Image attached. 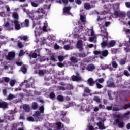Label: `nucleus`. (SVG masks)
Here are the masks:
<instances>
[{"instance_id": "14", "label": "nucleus", "mask_w": 130, "mask_h": 130, "mask_svg": "<svg viewBox=\"0 0 130 130\" xmlns=\"http://www.w3.org/2000/svg\"><path fill=\"white\" fill-rule=\"evenodd\" d=\"M114 15L116 17H120V18H124L125 17V13L123 12L115 11Z\"/></svg>"}, {"instance_id": "10", "label": "nucleus", "mask_w": 130, "mask_h": 130, "mask_svg": "<svg viewBox=\"0 0 130 130\" xmlns=\"http://www.w3.org/2000/svg\"><path fill=\"white\" fill-rule=\"evenodd\" d=\"M54 127L55 130H64V128H63V125H62L61 122L55 123L54 124Z\"/></svg>"}, {"instance_id": "24", "label": "nucleus", "mask_w": 130, "mask_h": 130, "mask_svg": "<svg viewBox=\"0 0 130 130\" xmlns=\"http://www.w3.org/2000/svg\"><path fill=\"white\" fill-rule=\"evenodd\" d=\"M71 9H72V7H65L64 9H63V14L64 15L70 14L69 12H70Z\"/></svg>"}, {"instance_id": "42", "label": "nucleus", "mask_w": 130, "mask_h": 130, "mask_svg": "<svg viewBox=\"0 0 130 130\" xmlns=\"http://www.w3.org/2000/svg\"><path fill=\"white\" fill-rule=\"evenodd\" d=\"M58 60L60 62H62L63 61V59H64V56L62 55H60L58 56Z\"/></svg>"}, {"instance_id": "32", "label": "nucleus", "mask_w": 130, "mask_h": 130, "mask_svg": "<svg viewBox=\"0 0 130 130\" xmlns=\"http://www.w3.org/2000/svg\"><path fill=\"white\" fill-rule=\"evenodd\" d=\"M31 5L35 8H37L38 6L39 5V3H38V1H33L31 2Z\"/></svg>"}, {"instance_id": "54", "label": "nucleus", "mask_w": 130, "mask_h": 130, "mask_svg": "<svg viewBox=\"0 0 130 130\" xmlns=\"http://www.w3.org/2000/svg\"><path fill=\"white\" fill-rule=\"evenodd\" d=\"M79 57H85V56H86V54L84 53H80L79 54Z\"/></svg>"}, {"instance_id": "64", "label": "nucleus", "mask_w": 130, "mask_h": 130, "mask_svg": "<svg viewBox=\"0 0 130 130\" xmlns=\"http://www.w3.org/2000/svg\"><path fill=\"white\" fill-rule=\"evenodd\" d=\"M125 5H126V7H127V8H130V3L129 2H126Z\"/></svg>"}, {"instance_id": "52", "label": "nucleus", "mask_w": 130, "mask_h": 130, "mask_svg": "<svg viewBox=\"0 0 130 130\" xmlns=\"http://www.w3.org/2000/svg\"><path fill=\"white\" fill-rule=\"evenodd\" d=\"M40 111H41V113H43L44 111V107L43 106H41V107H40Z\"/></svg>"}, {"instance_id": "23", "label": "nucleus", "mask_w": 130, "mask_h": 130, "mask_svg": "<svg viewBox=\"0 0 130 130\" xmlns=\"http://www.w3.org/2000/svg\"><path fill=\"white\" fill-rule=\"evenodd\" d=\"M80 21H81V23L83 24V25H85V24H86V16L81 14Z\"/></svg>"}, {"instance_id": "47", "label": "nucleus", "mask_w": 130, "mask_h": 130, "mask_svg": "<svg viewBox=\"0 0 130 130\" xmlns=\"http://www.w3.org/2000/svg\"><path fill=\"white\" fill-rule=\"evenodd\" d=\"M22 72L23 74H26V72H27V68H26L25 66L22 67Z\"/></svg>"}, {"instance_id": "6", "label": "nucleus", "mask_w": 130, "mask_h": 130, "mask_svg": "<svg viewBox=\"0 0 130 130\" xmlns=\"http://www.w3.org/2000/svg\"><path fill=\"white\" fill-rule=\"evenodd\" d=\"M24 84L26 85V88H30V87L35 88V86L34 85V79H33V78H30L28 80L24 81Z\"/></svg>"}, {"instance_id": "17", "label": "nucleus", "mask_w": 130, "mask_h": 130, "mask_svg": "<svg viewBox=\"0 0 130 130\" xmlns=\"http://www.w3.org/2000/svg\"><path fill=\"white\" fill-rule=\"evenodd\" d=\"M77 47L79 49L80 51H83L84 48H83V41L79 40L77 42Z\"/></svg>"}, {"instance_id": "56", "label": "nucleus", "mask_w": 130, "mask_h": 130, "mask_svg": "<svg viewBox=\"0 0 130 130\" xmlns=\"http://www.w3.org/2000/svg\"><path fill=\"white\" fill-rule=\"evenodd\" d=\"M123 31V32H125L126 34H127V33H130V30L128 29L124 28Z\"/></svg>"}, {"instance_id": "51", "label": "nucleus", "mask_w": 130, "mask_h": 130, "mask_svg": "<svg viewBox=\"0 0 130 130\" xmlns=\"http://www.w3.org/2000/svg\"><path fill=\"white\" fill-rule=\"evenodd\" d=\"M54 48L55 49H59L60 48H62V47H60L57 44H55Z\"/></svg>"}, {"instance_id": "43", "label": "nucleus", "mask_w": 130, "mask_h": 130, "mask_svg": "<svg viewBox=\"0 0 130 130\" xmlns=\"http://www.w3.org/2000/svg\"><path fill=\"white\" fill-rule=\"evenodd\" d=\"M23 11H24V12L26 13V14L27 15H29V16H30V15H31V16H32V15H33V13H32V12L30 13H29V10H28V9H23Z\"/></svg>"}, {"instance_id": "30", "label": "nucleus", "mask_w": 130, "mask_h": 130, "mask_svg": "<svg viewBox=\"0 0 130 130\" xmlns=\"http://www.w3.org/2000/svg\"><path fill=\"white\" fill-rule=\"evenodd\" d=\"M116 44V41L114 40H111L109 41L108 45L109 46H110V47H113V46H114V45H115Z\"/></svg>"}, {"instance_id": "33", "label": "nucleus", "mask_w": 130, "mask_h": 130, "mask_svg": "<svg viewBox=\"0 0 130 130\" xmlns=\"http://www.w3.org/2000/svg\"><path fill=\"white\" fill-rule=\"evenodd\" d=\"M107 87H109V88H115V85H114L113 82H108Z\"/></svg>"}, {"instance_id": "12", "label": "nucleus", "mask_w": 130, "mask_h": 130, "mask_svg": "<svg viewBox=\"0 0 130 130\" xmlns=\"http://www.w3.org/2000/svg\"><path fill=\"white\" fill-rule=\"evenodd\" d=\"M60 85H61V86H58V89L62 91H64V90L67 89H72V87H70L69 86H67V84H66L63 82L60 83Z\"/></svg>"}, {"instance_id": "50", "label": "nucleus", "mask_w": 130, "mask_h": 130, "mask_svg": "<svg viewBox=\"0 0 130 130\" xmlns=\"http://www.w3.org/2000/svg\"><path fill=\"white\" fill-rule=\"evenodd\" d=\"M32 108L34 109H36V108H37V103H33L32 104Z\"/></svg>"}, {"instance_id": "13", "label": "nucleus", "mask_w": 130, "mask_h": 130, "mask_svg": "<svg viewBox=\"0 0 130 130\" xmlns=\"http://www.w3.org/2000/svg\"><path fill=\"white\" fill-rule=\"evenodd\" d=\"M102 36H104L105 38H107L108 37V34L106 32V29H104V26H102L100 25Z\"/></svg>"}, {"instance_id": "45", "label": "nucleus", "mask_w": 130, "mask_h": 130, "mask_svg": "<svg viewBox=\"0 0 130 130\" xmlns=\"http://www.w3.org/2000/svg\"><path fill=\"white\" fill-rule=\"evenodd\" d=\"M18 47H19V48H22L24 47V45H23L22 42H20V41L18 42Z\"/></svg>"}, {"instance_id": "1", "label": "nucleus", "mask_w": 130, "mask_h": 130, "mask_svg": "<svg viewBox=\"0 0 130 130\" xmlns=\"http://www.w3.org/2000/svg\"><path fill=\"white\" fill-rule=\"evenodd\" d=\"M46 8H47V6H44V7L39 8L37 10H32V14L34 15L31 16V14H29L30 18L31 19H36V20L43 19L44 15H45V11L44 10Z\"/></svg>"}, {"instance_id": "9", "label": "nucleus", "mask_w": 130, "mask_h": 130, "mask_svg": "<svg viewBox=\"0 0 130 130\" xmlns=\"http://www.w3.org/2000/svg\"><path fill=\"white\" fill-rule=\"evenodd\" d=\"M95 82L96 83V85L98 89L103 88V86L100 84H102V83H104V79L103 78L98 79L95 80Z\"/></svg>"}, {"instance_id": "41", "label": "nucleus", "mask_w": 130, "mask_h": 130, "mask_svg": "<svg viewBox=\"0 0 130 130\" xmlns=\"http://www.w3.org/2000/svg\"><path fill=\"white\" fill-rule=\"evenodd\" d=\"M16 84V81L14 80H11L10 82V85L11 87H14Z\"/></svg>"}, {"instance_id": "44", "label": "nucleus", "mask_w": 130, "mask_h": 130, "mask_svg": "<svg viewBox=\"0 0 130 130\" xmlns=\"http://www.w3.org/2000/svg\"><path fill=\"white\" fill-rule=\"evenodd\" d=\"M112 66L113 68H114L115 69H116V68L118 67L117 63H116L115 61L112 62Z\"/></svg>"}, {"instance_id": "20", "label": "nucleus", "mask_w": 130, "mask_h": 130, "mask_svg": "<svg viewBox=\"0 0 130 130\" xmlns=\"http://www.w3.org/2000/svg\"><path fill=\"white\" fill-rule=\"evenodd\" d=\"M0 108H3V109L8 108V103L5 102H0Z\"/></svg>"}, {"instance_id": "25", "label": "nucleus", "mask_w": 130, "mask_h": 130, "mask_svg": "<svg viewBox=\"0 0 130 130\" xmlns=\"http://www.w3.org/2000/svg\"><path fill=\"white\" fill-rule=\"evenodd\" d=\"M98 126H99V128L100 129H105V127L104 126V124L102 122H99L97 123Z\"/></svg>"}, {"instance_id": "36", "label": "nucleus", "mask_w": 130, "mask_h": 130, "mask_svg": "<svg viewBox=\"0 0 130 130\" xmlns=\"http://www.w3.org/2000/svg\"><path fill=\"white\" fill-rule=\"evenodd\" d=\"M30 57H33V58H36L37 56H39V55L37 54L36 53H31L30 54Z\"/></svg>"}, {"instance_id": "62", "label": "nucleus", "mask_w": 130, "mask_h": 130, "mask_svg": "<svg viewBox=\"0 0 130 130\" xmlns=\"http://www.w3.org/2000/svg\"><path fill=\"white\" fill-rule=\"evenodd\" d=\"M0 16L1 17H6V14L4 12H2L0 13Z\"/></svg>"}, {"instance_id": "4", "label": "nucleus", "mask_w": 130, "mask_h": 130, "mask_svg": "<svg viewBox=\"0 0 130 130\" xmlns=\"http://www.w3.org/2000/svg\"><path fill=\"white\" fill-rule=\"evenodd\" d=\"M33 117H28L27 118V120L28 121H39V118L40 117V112L39 111H37L35 112V114H33Z\"/></svg>"}, {"instance_id": "31", "label": "nucleus", "mask_w": 130, "mask_h": 130, "mask_svg": "<svg viewBox=\"0 0 130 130\" xmlns=\"http://www.w3.org/2000/svg\"><path fill=\"white\" fill-rule=\"evenodd\" d=\"M12 17L14 20H19V15L17 12H14L12 13Z\"/></svg>"}, {"instance_id": "2", "label": "nucleus", "mask_w": 130, "mask_h": 130, "mask_svg": "<svg viewBox=\"0 0 130 130\" xmlns=\"http://www.w3.org/2000/svg\"><path fill=\"white\" fill-rule=\"evenodd\" d=\"M4 27L6 30L7 31H12V30L14 29V25H15V28L16 30H20L21 28H23L22 27V24L20 25V23L18 20H15L13 22H11L10 21L5 22L4 24Z\"/></svg>"}, {"instance_id": "26", "label": "nucleus", "mask_w": 130, "mask_h": 130, "mask_svg": "<svg viewBox=\"0 0 130 130\" xmlns=\"http://www.w3.org/2000/svg\"><path fill=\"white\" fill-rule=\"evenodd\" d=\"M18 38L21 39V40H24V41H28L29 40V37L28 36H19Z\"/></svg>"}, {"instance_id": "8", "label": "nucleus", "mask_w": 130, "mask_h": 130, "mask_svg": "<svg viewBox=\"0 0 130 130\" xmlns=\"http://www.w3.org/2000/svg\"><path fill=\"white\" fill-rule=\"evenodd\" d=\"M94 53L95 55H102V56L106 57V56L108 55V51L107 50H105L102 52L100 51H95Z\"/></svg>"}, {"instance_id": "19", "label": "nucleus", "mask_w": 130, "mask_h": 130, "mask_svg": "<svg viewBox=\"0 0 130 130\" xmlns=\"http://www.w3.org/2000/svg\"><path fill=\"white\" fill-rule=\"evenodd\" d=\"M86 69L87 71H89V72H92V71H94V70H95V67L94 64H90L87 66Z\"/></svg>"}, {"instance_id": "29", "label": "nucleus", "mask_w": 130, "mask_h": 130, "mask_svg": "<svg viewBox=\"0 0 130 130\" xmlns=\"http://www.w3.org/2000/svg\"><path fill=\"white\" fill-rule=\"evenodd\" d=\"M87 83L89 86H93L95 82H94V80L92 78H89L87 80Z\"/></svg>"}, {"instance_id": "38", "label": "nucleus", "mask_w": 130, "mask_h": 130, "mask_svg": "<svg viewBox=\"0 0 130 130\" xmlns=\"http://www.w3.org/2000/svg\"><path fill=\"white\" fill-rule=\"evenodd\" d=\"M126 61V59L124 58V59H121L120 61V64L121 66H123L124 64H125V62Z\"/></svg>"}, {"instance_id": "49", "label": "nucleus", "mask_w": 130, "mask_h": 130, "mask_svg": "<svg viewBox=\"0 0 130 130\" xmlns=\"http://www.w3.org/2000/svg\"><path fill=\"white\" fill-rule=\"evenodd\" d=\"M50 98H51V99H54V98H55V94L54 93L52 92L50 94Z\"/></svg>"}, {"instance_id": "63", "label": "nucleus", "mask_w": 130, "mask_h": 130, "mask_svg": "<svg viewBox=\"0 0 130 130\" xmlns=\"http://www.w3.org/2000/svg\"><path fill=\"white\" fill-rule=\"evenodd\" d=\"M4 81H5V82H6V83H8V82H9V81H10V78H8V77H5L4 78Z\"/></svg>"}, {"instance_id": "27", "label": "nucleus", "mask_w": 130, "mask_h": 130, "mask_svg": "<svg viewBox=\"0 0 130 130\" xmlns=\"http://www.w3.org/2000/svg\"><path fill=\"white\" fill-rule=\"evenodd\" d=\"M102 70H106L107 69H110V71H112L111 65H107V64L103 65L102 66Z\"/></svg>"}, {"instance_id": "46", "label": "nucleus", "mask_w": 130, "mask_h": 130, "mask_svg": "<svg viewBox=\"0 0 130 130\" xmlns=\"http://www.w3.org/2000/svg\"><path fill=\"white\" fill-rule=\"evenodd\" d=\"M50 60L52 61H56V58H55V56H54V55H51Z\"/></svg>"}, {"instance_id": "7", "label": "nucleus", "mask_w": 130, "mask_h": 130, "mask_svg": "<svg viewBox=\"0 0 130 130\" xmlns=\"http://www.w3.org/2000/svg\"><path fill=\"white\" fill-rule=\"evenodd\" d=\"M88 35L91 36L89 37V41H90V42H93L94 41L95 42V39H96L97 38L96 37V36H95L93 29H89L88 30Z\"/></svg>"}, {"instance_id": "5", "label": "nucleus", "mask_w": 130, "mask_h": 130, "mask_svg": "<svg viewBox=\"0 0 130 130\" xmlns=\"http://www.w3.org/2000/svg\"><path fill=\"white\" fill-rule=\"evenodd\" d=\"M76 25H78V27H76L74 29V33L75 35H79L82 31H83V25H81V23L80 22H78V24H76Z\"/></svg>"}, {"instance_id": "61", "label": "nucleus", "mask_w": 130, "mask_h": 130, "mask_svg": "<svg viewBox=\"0 0 130 130\" xmlns=\"http://www.w3.org/2000/svg\"><path fill=\"white\" fill-rule=\"evenodd\" d=\"M3 92L4 95L7 96V89H3Z\"/></svg>"}, {"instance_id": "39", "label": "nucleus", "mask_w": 130, "mask_h": 130, "mask_svg": "<svg viewBox=\"0 0 130 130\" xmlns=\"http://www.w3.org/2000/svg\"><path fill=\"white\" fill-rule=\"evenodd\" d=\"M15 98V95L12 94H10L7 97V100H12V99H14Z\"/></svg>"}, {"instance_id": "60", "label": "nucleus", "mask_w": 130, "mask_h": 130, "mask_svg": "<svg viewBox=\"0 0 130 130\" xmlns=\"http://www.w3.org/2000/svg\"><path fill=\"white\" fill-rule=\"evenodd\" d=\"M75 3H76L77 5H81V4H82V1L81 0H75Z\"/></svg>"}, {"instance_id": "21", "label": "nucleus", "mask_w": 130, "mask_h": 130, "mask_svg": "<svg viewBox=\"0 0 130 130\" xmlns=\"http://www.w3.org/2000/svg\"><path fill=\"white\" fill-rule=\"evenodd\" d=\"M30 24V22L29 20L25 19L24 22L21 23V27H29V25Z\"/></svg>"}, {"instance_id": "57", "label": "nucleus", "mask_w": 130, "mask_h": 130, "mask_svg": "<svg viewBox=\"0 0 130 130\" xmlns=\"http://www.w3.org/2000/svg\"><path fill=\"white\" fill-rule=\"evenodd\" d=\"M5 9H6V11L7 12H10L11 10L10 9V6H9V5H6L5 6Z\"/></svg>"}, {"instance_id": "18", "label": "nucleus", "mask_w": 130, "mask_h": 130, "mask_svg": "<svg viewBox=\"0 0 130 130\" xmlns=\"http://www.w3.org/2000/svg\"><path fill=\"white\" fill-rule=\"evenodd\" d=\"M15 56V52H11L8 53V55L6 56V59L7 60H11V59H13Z\"/></svg>"}, {"instance_id": "59", "label": "nucleus", "mask_w": 130, "mask_h": 130, "mask_svg": "<svg viewBox=\"0 0 130 130\" xmlns=\"http://www.w3.org/2000/svg\"><path fill=\"white\" fill-rule=\"evenodd\" d=\"M85 91L86 92V93H89L91 92V90L89 89L88 87H86L85 88Z\"/></svg>"}, {"instance_id": "16", "label": "nucleus", "mask_w": 130, "mask_h": 130, "mask_svg": "<svg viewBox=\"0 0 130 130\" xmlns=\"http://www.w3.org/2000/svg\"><path fill=\"white\" fill-rule=\"evenodd\" d=\"M78 62V58L73 56L70 58V64L73 66V67L75 66L76 63Z\"/></svg>"}, {"instance_id": "35", "label": "nucleus", "mask_w": 130, "mask_h": 130, "mask_svg": "<svg viewBox=\"0 0 130 130\" xmlns=\"http://www.w3.org/2000/svg\"><path fill=\"white\" fill-rule=\"evenodd\" d=\"M45 74H46V70H43L39 71V75L40 76H43Z\"/></svg>"}, {"instance_id": "48", "label": "nucleus", "mask_w": 130, "mask_h": 130, "mask_svg": "<svg viewBox=\"0 0 130 130\" xmlns=\"http://www.w3.org/2000/svg\"><path fill=\"white\" fill-rule=\"evenodd\" d=\"M57 99L58 100H59V101H63V96L62 95H58L57 96Z\"/></svg>"}, {"instance_id": "15", "label": "nucleus", "mask_w": 130, "mask_h": 130, "mask_svg": "<svg viewBox=\"0 0 130 130\" xmlns=\"http://www.w3.org/2000/svg\"><path fill=\"white\" fill-rule=\"evenodd\" d=\"M116 122L120 128H122L124 126V122L122 120L117 119L116 120Z\"/></svg>"}, {"instance_id": "11", "label": "nucleus", "mask_w": 130, "mask_h": 130, "mask_svg": "<svg viewBox=\"0 0 130 130\" xmlns=\"http://www.w3.org/2000/svg\"><path fill=\"white\" fill-rule=\"evenodd\" d=\"M72 81L78 82L79 81H83V78L78 73H76V76L73 75L72 76Z\"/></svg>"}, {"instance_id": "34", "label": "nucleus", "mask_w": 130, "mask_h": 130, "mask_svg": "<svg viewBox=\"0 0 130 130\" xmlns=\"http://www.w3.org/2000/svg\"><path fill=\"white\" fill-rule=\"evenodd\" d=\"M63 48L65 50H69V49H73V47H71L70 45H66L64 46Z\"/></svg>"}, {"instance_id": "22", "label": "nucleus", "mask_w": 130, "mask_h": 130, "mask_svg": "<svg viewBox=\"0 0 130 130\" xmlns=\"http://www.w3.org/2000/svg\"><path fill=\"white\" fill-rule=\"evenodd\" d=\"M95 6L90 5L89 3L84 4V8L86 10H90V9H92V8H94Z\"/></svg>"}, {"instance_id": "58", "label": "nucleus", "mask_w": 130, "mask_h": 130, "mask_svg": "<svg viewBox=\"0 0 130 130\" xmlns=\"http://www.w3.org/2000/svg\"><path fill=\"white\" fill-rule=\"evenodd\" d=\"M129 112H128L124 114V117H129Z\"/></svg>"}, {"instance_id": "37", "label": "nucleus", "mask_w": 130, "mask_h": 130, "mask_svg": "<svg viewBox=\"0 0 130 130\" xmlns=\"http://www.w3.org/2000/svg\"><path fill=\"white\" fill-rule=\"evenodd\" d=\"M94 101H96L98 103H101V99L98 96H95L93 99Z\"/></svg>"}, {"instance_id": "55", "label": "nucleus", "mask_w": 130, "mask_h": 130, "mask_svg": "<svg viewBox=\"0 0 130 130\" xmlns=\"http://www.w3.org/2000/svg\"><path fill=\"white\" fill-rule=\"evenodd\" d=\"M124 75H125V76H126L127 77H129V73H128V71L125 70L124 71Z\"/></svg>"}, {"instance_id": "3", "label": "nucleus", "mask_w": 130, "mask_h": 130, "mask_svg": "<svg viewBox=\"0 0 130 130\" xmlns=\"http://www.w3.org/2000/svg\"><path fill=\"white\" fill-rule=\"evenodd\" d=\"M48 24L47 22H45L44 23V26L42 28L40 27L39 24H38L37 23H35V22L33 23L32 28H34L36 27V29L35 30V36H37L40 34H41L42 32H46L47 31V27Z\"/></svg>"}, {"instance_id": "53", "label": "nucleus", "mask_w": 130, "mask_h": 130, "mask_svg": "<svg viewBox=\"0 0 130 130\" xmlns=\"http://www.w3.org/2000/svg\"><path fill=\"white\" fill-rule=\"evenodd\" d=\"M25 54V52H24V51L23 50H21L19 53V56H23L24 54Z\"/></svg>"}, {"instance_id": "40", "label": "nucleus", "mask_w": 130, "mask_h": 130, "mask_svg": "<svg viewBox=\"0 0 130 130\" xmlns=\"http://www.w3.org/2000/svg\"><path fill=\"white\" fill-rule=\"evenodd\" d=\"M102 47H105V46H108V43L107 42L104 41L101 43Z\"/></svg>"}, {"instance_id": "28", "label": "nucleus", "mask_w": 130, "mask_h": 130, "mask_svg": "<svg viewBox=\"0 0 130 130\" xmlns=\"http://www.w3.org/2000/svg\"><path fill=\"white\" fill-rule=\"evenodd\" d=\"M23 108L26 112H29L30 111V106L28 105H23Z\"/></svg>"}]
</instances>
